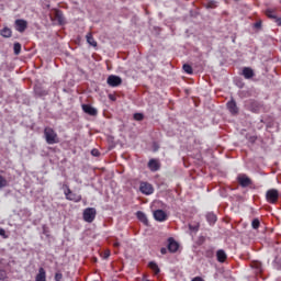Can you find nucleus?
<instances>
[{"instance_id": "1", "label": "nucleus", "mask_w": 281, "mask_h": 281, "mask_svg": "<svg viewBox=\"0 0 281 281\" xmlns=\"http://www.w3.org/2000/svg\"><path fill=\"white\" fill-rule=\"evenodd\" d=\"M44 136L47 144L52 145V144H58V142H60L58 138V134H56V131H54V128L52 127H45Z\"/></svg>"}, {"instance_id": "2", "label": "nucleus", "mask_w": 281, "mask_h": 281, "mask_svg": "<svg viewBox=\"0 0 281 281\" xmlns=\"http://www.w3.org/2000/svg\"><path fill=\"white\" fill-rule=\"evenodd\" d=\"M64 188H66L64 193L67 201H74L75 203H80L82 201V195L74 193L71 189H69V186L65 184Z\"/></svg>"}, {"instance_id": "3", "label": "nucleus", "mask_w": 281, "mask_h": 281, "mask_svg": "<svg viewBox=\"0 0 281 281\" xmlns=\"http://www.w3.org/2000/svg\"><path fill=\"white\" fill-rule=\"evenodd\" d=\"M97 214L98 212L95 211V209L88 207L83 211V221H86V223H93V221H95Z\"/></svg>"}, {"instance_id": "4", "label": "nucleus", "mask_w": 281, "mask_h": 281, "mask_svg": "<svg viewBox=\"0 0 281 281\" xmlns=\"http://www.w3.org/2000/svg\"><path fill=\"white\" fill-rule=\"evenodd\" d=\"M266 199L268 203H278V199H280V192L276 189H270L266 193Z\"/></svg>"}, {"instance_id": "5", "label": "nucleus", "mask_w": 281, "mask_h": 281, "mask_svg": "<svg viewBox=\"0 0 281 281\" xmlns=\"http://www.w3.org/2000/svg\"><path fill=\"white\" fill-rule=\"evenodd\" d=\"M237 182L239 183V186L241 188H249V186H251V183H254L249 177H247V175L245 173H240L237 176Z\"/></svg>"}, {"instance_id": "6", "label": "nucleus", "mask_w": 281, "mask_h": 281, "mask_svg": "<svg viewBox=\"0 0 281 281\" xmlns=\"http://www.w3.org/2000/svg\"><path fill=\"white\" fill-rule=\"evenodd\" d=\"M139 190L142 194H146L147 196L155 192V188H153V184L148 182H140Z\"/></svg>"}, {"instance_id": "7", "label": "nucleus", "mask_w": 281, "mask_h": 281, "mask_svg": "<svg viewBox=\"0 0 281 281\" xmlns=\"http://www.w3.org/2000/svg\"><path fill=\"white\" fill-rule=\"evenodd\" d=\"M106 82L109 87H120V85H122V78L120 76L110 75Z\"/></svg>"}, {"instance_id": "8", "label": "nucleus", "mask_w": 281, "mask_h": 281, "mask_svg": "<svg viewBox=\"0 0 281 281\" xmlns=\"http://www.w3.org/2000/svg\"><path fill=\"white\" fill-rule=\"evenodd\" d=\"M81 108L83 113H87V115H91L92 117L98 115V109L91 106L90 104H82Z\"/></svg>"}, {"instance_id": "9", "label": "nucleus", "mask_w": 281, "mask_h": 281, "mask_svg": "<svg viewBox=\"0 0 281 281\" xmlns=\"http://www.w3.org/2000/svg\"><path fill=\"white\" fill-rule=\"evenodd\" d=\"M154 218L159 223H164V221H167L168 214H166L164 210H156L154 211Z\"/></svg>"}, {"instance_id": "10", "label": "nucleus", "mask_w": 281, "mask_h": 281, "mask_svg": "<svg viewBox=\"0 0 281 281\" xmlns=\"http://www.w3.org/2000/svg\"><path fill=\"white\" fill-rule=\"evenodd\" d=\"M226 106L232 115H238V105L236 104V101L234 99L228 101Z\"/></svg>"}, {"instance_id": "11", "label": "nucleus", "mask_w": 281, "mask_h": 281, "mask_svg": "<svg viewBox=\"0 0 281 281\" xmlns=\"http://www.w3.org/2000/svg\"><path fill=\"white\" fill-rule=\"evenodd\" d=\"M15 30L21 33L25 32V30H27V21L15 20Z\"/></svg>"}, {"instance_id": "12", "label": "nucleus", "mask_w": 281, "mask_h": 281, "mask_svg": "<svg viewBox=\"0 0 281 281\" xmlns=\"http://www.w3.org/2000/svg\"><path fill=\"white\" fill-rule=\"evenodd\" d=\"M148 168L151 170V172H157L159 168H161V165L159 164V160L157 159H150L148 162Z\"/></svg>"}, {"instance_id": "13", "label": "nucleus", "mask_w": 281, "mask_h": 281, "mask_svg": "<svg viewBox=\"0 0 281 281\" xmlns=\"http://www.w3.org/2000/svg\"><path fill=\"white\" fill-rule=\"evenodd\" d=\"M179 249V244L177 241H175L173 238H169L168 240V250L171 252V254H175L177 252Z\"/></svg>"}, {"instance_id": "14", "label": "nucleus", "mask_w": 281, "mask_h": 281, "mask_svg": "<svg viewBox=\"0 0 281 281\" xmlns=\"http://www.w3.org/2000/svg\"><path fill=\"white\" fill-rule=\"evenodd\" d=\"M54 19L59 23V25H63V23L65 22V18L63 16V11L55 9Z\"/></svg>"}, {"instance_id": "15", "label": "nucleus", "mask_w": 281, "mask_h": 281, "mask_svg": "<svg viewBox=\"0 0 281 281\" xmlns=\"http://www.w3.org/2000/svg\"><path fill=\"white\" fill-rule=\"evenodd\" d=\"M243 76H244V78H246V80H250V78H254V76H256V74L254 72V69H251L249 67H245V68H243Z\"/></svg>"}, {"instance_id": "16", "label": "nucleus", "mask_w": 281, "mask_h": 281, "mask_svg": "<svg viewBox=\"0 0 281 281\" xmlns=\"http://www.w3.org/2000/svg\"><path fill=\"white\" fill-rule=\"evenodd\" d=\"M35 281H47V273L45 272V268L38 269V273L35 277Z\"/></svg>"}, {"instance_id": "17", "label": "nucleus", "mask_w": 281, "mask_h": 281, "mask_svg": "<svg viewBox=\"0 0 281 281\" xmlns=\"http://www.w3.org/2000/svg\"><path fill=\"white\" fill-rule=\"evenodd\" d=\"M34 92H35V95H38V98H44V95H47L49 93L47 90H45L41 86H35Z\"/></svg>"}, {"instance_id": "18", "label": "nucleus", "mask_w": 281, "mask_h": 281, "mask_svg": "<svg viewBox=\"0 0 281 281\" xmlns=\"http://www.w3.org/2000/svg\"><path fill=\"white\" fill-rule=\"evenodd\" d=\"M216 257L218 262H225L227 260V254L223 249L217 250Z\"/></svg>"}, {"instance_id": "19", "label": "nucleus", "mask_w": 281, "mask_h": 281, "mask_svg": "<svg viewBox=\"0 0 281 281\" xmlns=\"http://www.w3.org/2000/svg\"><path fill=\"white\" fill-rule=\"evenodd\" d=\"M250 267L256 270V273H262V262L260 261H252Z\"/></svg>"}, {"instance_id": "20", "label": "nucleus", "mask_w": 281, "mask_h": 281, "mask_svg": "<svg viewBox=\"0 0 281 281\" xmlns=\"http://www.w3.org/2000/svg\"><path fill=\"white\" fill-rule=\"evenodd\" d=\"M136 216L138 218V221H140V223H144V225H148V217H146V214L142 211H138L136 213Z\"/></svg>"}, {"instance_id": "21", "label": "nucleus", "mask_w": 281, "mask_h": 281, "mask_svg": "<svg viewBox=\"0 0 281 281\" xmlns=\"http://www.w3.org/2000/svg\"><path fill=\"white\" fill-rule=\"evenodd\" d=\"M0 34L3 36V38H10L12 36V30L8 26L0 30Z\"/></svg>"}, {"instance_id": "22", "label": "nucleus", "mask_w": 281, "mask_h": 281, "mask_svg": "<svg viewBox=\"0 0 281 281\" xmlns=\"http://www.w3.org/2000/svg\"><path fill=\"white\" fill-rule=\"evenodd\" d=\"M86 38H87V43L90 44L92 47H98V42H95V40L93 38L92 33H88L86 35Z\"/></svg>"}, {"instance_id": "23", "label": "nucleus", "mask_w": 281, "mask_h": 281, "mask_svg": "<svg viewBox=\"0 0 281 281\" xmlns=\"http://www.w3.org/2000/svg\"><path fill=\"white\" fill-rule=\"evenodd\" d=\"M148 267H149V269H151V271H154L155 276H158V273L160 272L159 266H157V262H155V261H150L148 263Z\"/></svg>"}, {"instance_id": "24", "label": "nucleus", "mask_w": 281, "mask_h": 281, "mask_svg": "<svg viewBox=\"0 0 281 281\" xmlns=\"http://www.w3.org/2000/svg\"><path fill=\"white\" fill-rule=\"evenodd\" d=\"M206 221L210 225H214V223H216V215L214 213H207Z\"/></svg>"}, {"instance_id": "25", "label": "nucleus", "mask_w": 281, "mask_h": 281, "mask_svg": "<svg viewBox=\"0 0 281 281\" xmlns=\"http://www.w3.org/2000/svg\"><path fill=\"white\" fill-rule=\"evenodd\" d=\"M3 188H8V180L3 176H0V190Z\"/></svg>"}, {"instance_id": "26", "label": "nucleus", "mask_w": 281, "mask_h": 281, "mask_svg": "<svg viewBox=\"0 0 281 281\" xmlns=\"http://www.w3.org/2000/svg\"><path fill=\"white\" fill-rule=\"evenodd\" d=\"M13 49H14L15 56H19V54H21V43H15L13 45Z\"/></svg>"}, {"instance_id": "27", "label": "nucleus", "mask_w": 281, "mask_h": 281, "mask_svg": "<svg viewBox=\"0 0 281 281\" xmlns=\"http://www.w3.org/2000/svg\"><path fill=\"white\" fill-rule=\"evenodd\" d=\"M252 229H258L260 227V220L254 218L251 222Z\"/></svg>"}, {"instance_id": "28", "label": "nucleus", "mask_w": 281, "mask_h": 281, "mask_svg": "<svg viewBox=\"0 0 281 281\" xmlns=\"http://www.w3.org/2000/svg\"><path fill=\"white\" fill-rule=\"evenodd\" d=\"M183 71L186 74H192L193 70H192V66L188 65V64H184L183 67H182Z\"/></svg>"}, {"instance_id": "29", "label": "nucleus", "mask_w": 281, "mask_h": 281, "mask_svg": "<svg viewBox=\"0 0 281 281\" xmlns=\"http://www.w3.org/2000/svg\"><path fill=\"white\" fill-rule=\"evenodd\" d=\"M266 15L268 16V19H274V21H276V19H278V16H276L273 14V11L270 9L266 10Z\"/></svg>"}, {"instance_id": "30", "label": "nucleus", "mask_w": 281, "mask_h": 281, "mask_svg": "<svg viewBox=\"0 0 281 281\" xmlns=\"http://www.w3.org/2000/svg\"><path fill=\"white\" fill-rule=\"evenodd\" d=\"M274 267L281 269V256H277L274 259Z\"/></svg>"}, {"instance_id": "31", "label": "nucleus", "mask_w": 281, "mask_h": 281, "mask_svg": "<svg viewBox=\"0 0 281 281\" xmlns=\"http://www.w3.org/2000/svg\"><path fill=\"white\" fill-rule=\"evenodd\" d=\"M134 120H136V122H142V120H144V114L135 113L134 114Z\"/></svg>"}, {"instance_id": "32", "label": "nucleus", "mask_w": 281, "mask_h": 281, "mask_svg": "<svg viewBox=\"0 0 281 281\" xmlns=\"http://www.w3.org/2000/svg\"><path fill=\"white\" fill-rule=\"evenodd\" d=\"M8 278V273L5 270H0V280H5Z\"/></svg>"}, {"instance_id": "33", "label": "nucleus", "mask_w": 281, "mask_h": 281, "mask_svg": "<svg viewBox=\"0 0 281 281\" xmlns=\"http://www.w3.org/2000/svg\"><path fill=\"white\" fill-rule=\"evenodd\" d=\"M55 280L56 281H63V274L60 272H56Z\"/></svg>"}, {"instance_id": "34", "label": "nucleus", "mask_w": 281, "mask_h": 281, "mask_svg": "<svg viewBox=\"0 0 281 281\" xmlns=\"http://www.w3.org/2000/svg\"><path fill=\"white\" fill-rule=\"evenodd\" d=\"M91 155H92L93 157H100V151H99L98 149H92V150H91Z\"/></svg>"}, {"instance_id": "35", "label": "nucleus", "mask_w": 281, "mask_h": 281, "mask_svg": "<svg viewBox=\"0 0 281 281\" xmlns=\"http://www.w3.org/2000/svg\"><path fill=\"white\" fill-rule=\"evenodd\" d=\"M206 8H211V9L216 8V2H214V1L209 2V3L206 4Z\"/></svg>"}, {"instance_id": "36", "label": "nucleus", "mask_w": 281, "mask_h": 281, "mask_svg": "<svg viewBox=\"0 0 281 281\" xmlns=\"http://www.w3.org/2000/svg\"><path fill=\"white\" fill-rule=\"evenodd\" d=\"M255 27H256V30H260V27H262V21L256 22Z\"/></svg>"}, {"instance_id": "37", "label": "nucleus", "mask_w": 281, "mask_h": 281, "mask_svg": "<svg viewBox=\"0 0 281 281\" xmlns=\"http://www.w3.org/2000/svg\"><path fill=\"white\" fill-rule=\"evenodd\" d=\"M0 236H2V238H8V235L5 234V229L0 228Z\"/></svg>"}, {"instance_id": "38", "label": "nucleus", "mask_w": 281, "mask_h": 281, "mask_svg": "<svg viewBox=\"0 0 281 281\" xmlns=\"http://www.w3.org/2000/svg\"><path fill=\"white\" fill-rule=\"evenodd\" d=\"M110 256H111V251H109V250L104 251V254H103L104 260H106V258H109Z\"/></svg>"}, {"instance_id": "39", "label": "nucleus", "mask_w": 281, "mask_h": 281, "mask_svg": "<svg viewBox=\"0 0 281 281\" xmlns=\"http://www.w3.org/2000/svg\"><path fill=\"white\" fill-rule=\"evenodd\" d=\"M191 281H205V280H203V278H201V277H195Z\"/></svg>"}, {"instance_id": "40", "label": "nucleus", "mask_w": 281, "mask_h": 281, "mask_svg": "<svg viewBox=\"0 0 281 281\" xmlns=\"http://www.w3.org/2000/svg\"><path fill=\"white\" fill-rule=\"evenodd\" d=\"M274 21H276L277 25L281 26V18H276Z\"/></svg>"}, {"instance_id": "41", "label": "nucleus", "mask_w": 281, "mask_h": 281, "mask_svg": "<svg viewBox=\"0 0 281 281\" xmlns=\"http://www.w3.org/2000/svg\"><path fill=\"white\" fill-rule=\"evenodd\" d=\"M160 252L162 254V256H165V254H168V249L161 248V249H160Z\"/></svg>"}, {"instance_id": "42", "label": "nucleus", "mask_w": 281, "mask_h": 281, "mask_svg": "<svg viewBox=\"0 0 281 281\" xmlns=\"http://www.w3.org/2000/svg\"><path fill=\"white\" fill-rule=\"evenodd\" d=\"M109 98H110L113 102H115V97H114L113 94H109Z\"/></svg>"}, {"instance_id": "43", "label": "nucleus", "mask_w": 281, "mask_h": 281, "mask_svg": "<svg viewBox=\"0 0 281 281\" xmlns=\"http://www.w3.org/2000/svg\"><path fill=\"white\" fill-rule=\"evenodd\" d=\"M114 247H120V243H114Z\"/></svg>"}, {"instance_id": "44", "label": "nucleus", "mask_w": 281, "mask_h": 281, "mask_svg": "<svg viewBox=\"0 0 281 281\" xmlns=\"http://www.w3.org/2000/svg\"><path fill=\"white\" fill-rule=\"evenodd\" d=\"M46 8H49V4H46Z\"/></svg>"}]
</instances>
